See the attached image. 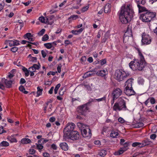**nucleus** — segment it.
I'll list each match as a JSON object with an SVG mask.
<instances>
[{
    "label": "nucleus",
    "instance_id": "1",
    "mask_svg": "<svg viewBox=\"0 0 157 157\" xmlns=\"http://www.w3.org/2000/svg\"><path fill=\"white\" fill-rule=\"evenodd\" d=\"M133 12L128 6L121 7L119 15V19L123 24H126L130 21L133 17Z\"/></svg>",
    "mask_w": 157,
    "mask_h": 157
},
{
    "label": "nucleus",
    "instance_id": "2",
    "mask_svg": "<svg viewBox=\"0 0 157 157\" xmlns=\"http://www.w3.org/2000/svg\"><path fill=\"white\" fill-rule=\"evenodd\" d=\"M139 54L140 57V59H134L129 63L130 68L133 71H142L146 65L144 56L140 51H139Z\"/></svg>",
    "mask_w": 157,
    "mask_h": 157
},
{
    "label": "nucleus",
    "instance_id": "3",
    "mask_svg": "<svg viewBox=\"0 0 157 157\" xmlns=\"http://www.w3.org/2000/svg\"><path fill=\"white\" fill-rule=\"evenodd\" d=\"M156 15L155 13L149 12L148 11L140 15V19L145 22H148L151 21L152 18H154Z\"/></svg>",
    "mask_w": 157,
    "mask_h": 157
},
{
    "label": "nucleus",
    "instance_id": "4",
    "mask_svg": "<svg viewBox=\"0 0 157 157\" xmlns=\"http://www.w3.org/2000/svg\"><path fill=\"white\" fill-rule=\"evenodd\" d=\"M75 125L73 123H68L63 130L64 135L63 137H67L69 133L74 131Z\"/></svg>",
    "mask_w": 157,
    "mask_h": 157
},
{
    "label": "nucleus",
    "instance_id": "5",
    "mask_svg": "<svg viewBox=\"0 0 157 157\" xmlns=\"http://www.w3.org/2000/svg\"><path fill=\"white\" fill-rule=\"evenodd\" d=\"M88 105L85 104L78 107L77 109V112L79 115L85 116L87 111L89 110Z\"/></svg>",
    "mask_w": 157,
    "mask_h": 157
},
{
    "label": "nucleus",
    "instance_id": "6",
    "mask_svg": "<svg viewBox=\"0 0 157 157\" xmlns=\"http://www.w3.org/2000/svg\"><path fill=\"white\" fill-rule=\"evenodd\" d=\"M79 136L80 135L78 132L76 131H74L69 133L68 136L63 137L66 140L70 139L74 140L78 139Z\"/></svg>",
    "mask_w": 157,
    "mask_h": 157
},
{
    "label": "nucleus",
    "instance_id": "7",
    "mask_svg": "<svg viewBox=\"0 0 157 157\" xmlns=\"http://www.w3.org/2000/svg\"><path fill=\"white\" fill-rule=\"evenodd\" d=\"M127 99L126 98L122 97L118 99V102L117 103L119 104L122 110H128L126 105V102L125 100Z\"/></svg>",
    "mask_w": 157,
    "mask_h": 157
},
{
    "label": "nucleus",
    "instance_id": "8",
    "mask_svg": "<svg viewBox=\"0 0 157 157\" xmlns=\"http://www.w3.org/2000/svg\"><path fill=\"white\" fill-rule=\"evenodd\" d=\"M125 73L124 71L122 72L120 70H117L116 71L115 74V78L119 81H122L123 80V78L125 77L124 75Z\"/></svg>",
    "mask_w": 157,
    "mask_h": 157
},
{
    "label": "nucleus",
    "instance_id": "9",
    "mask_svg": "<svg viewBox=\"0 0 157 157\" xmlns=\"http://www.w3.org/2000/svg\"><path fill=\"white\" fill-rule=\"evenodd\" d=\"M141 41L143 44H150L151 42V38L148 35H143Z\"/></svg>",
    "mask_w": 157,
    "mask_h": 157
},
{
    "label": "nucleus",
    "instance_id": "10",
    "mask_svg": "<svg viewBox=\"0 0 157 157\" xmlns=\"http://www.w3.org/2000/svg\"><path fill=\"white\" fill-rule=\"evenodd\" d=\"M124 93L128 96H130L135 94V92L132 89V87H125L124 90Z\"/></svg>",
    "mask_w": 157,
    "mask_h": 157
},
{
    "label": "nucleus",
    "instance_id": "11",
    "mask_svg": "<svg viewBox=\"0 0 157 157\" xmlns=\"http://www.w3.org/2000/svg\"><path fill=\"white\" fill-rule=\"evenodd\" d=\"M122 93V90L119 88H117L114 90L112 93L113 100L117 98L121 95Z\"/></svg>",
    "mask_w": 157,
    "mask_h": 157
},
{
    "label": "nucleus",
    "instance_id": "12",
    "mask_svg": "<svg viewBox=\"0 0 157 157\" xmlns=\"http://www.w3.org/2000/svg\"><path fill=\"white\" fill-rule=\"evenodd\" d=\"M2 81L3 83H4L7 88H10L11 87L13 83L12 81L8 80L7 79H5L4 78H2Z\"/></svg>",
    "mask_w": 157,
    "mask_h": 157
},
{
    "label": "nucleus",
    "instance_id": "13",
    "mask_svg": "<svg viewBox=\"0 0 157 157\" xmlns=\"http://www.w3.org/2000/svg\"><path fill=\"white\" fill-rule=\"evenodd\" d=\"M81 129L82 134L83 137H86L91 136V131L89 128H88V132H87V131L86 129H82V128Z\"/></svg>",
    "mask_w": 157,
    "mask_h": 157
},
{
    "label": "nucleus",
    "instance_id": "14",
    "mask_svg": "<svg viewBox=\"0 0 157 157\" xmlns=\"http://www.w3.org/2000/svg\"><path fill=\"white\" fill-rule=\"evenodd\" d=\"M96 74L98 76L104 77L108 74V71L106 70H101L97 71Z\"/></svg>",
    "mask_w": 157,
    "mask_h": 157
},
{
    "label": "nucleus",
    "instance_id": "15",
    "mask_svg": "<svg viewBox=\"0 0 157 157\" xmlns=\"http://www.w3.org/2000/svg\"><path fill=\"white\" fill-rule=\"evenodd\" d=\"M54 17V16L52 15L50 16H48L46 17V23L48 24L51 25L53 23V20Z\"/></svg>",
    "mask_w": 157,
    "mask_h": 157
},
{
    "label": "nucleus",
    "instance_id": "16",
    "mask_svg": "<svg viewBox=\"0 0 157 157\" xmlns=\"http://www.w3.org/2000/svg\"><path fill=\"white\" fill-rule=\"evenodd\" d=\"M111 5L109 3L106 4L104 8V12L106 13H109L111 11Z\"/></svg>",
    "mask_w": 157,
    "mask_h": 157
},
{
    "label": "nucleus",
    "instance_id": "17",
    "mask_svg": "<svg viewBox=\"0 0 157 157\" xmlns=\"http://www.w3.org/2000/svg\"><path fill=\"white\" fill-rule=\"evenodd\" d=\"M59 145L61 149L64 151H66L68 149V145L66 143L63 142L61 143Z\"/></svg>",
    "mask_w": 157,
    "mask_h": 157
},
{
    "label": "nucleus",
    "instance_id": "18",
    "mask_svg": "<svg viewBox=\"0 0 157 157\" xmlns=\"http://www.w3.org/2000/svg\"><path fill=\"white\" fill-rule=\"evenodd\" d=\"M142 5L138 4L137 5L139 9V13H140L142 12H143L144 11H147L148 12V11L147 10L146 8L142 6Z\"/></svg>",
    "mask_w": 157,
    "mask_h": 157
},
{
    "label": "nucleus",
    "instance_id": "19",
    "mask_svg": "<svg viewBox=\"0 0 157 157\" xmlns=\"http://www.w3.org/2000/svg\"><path fill=\"white\" fill-rule=\"evenodd\" d=\"M11 40L12 41H10V42L9 43V45L10 47H12L13 46H17L19 44L18 41L17 40L13 39V40Z\"/></svg>",
    "mask_w": 157,
    "mask_h": 157
},
{
    "label": "nucleus",
    "instance_id": "20",
    "mask_svg": "<svg viewBox=\"0 0 157 157\" xmlns=\"http://www.w3.org/2000/svg\"><path fill=\"white\" fill-rule=\"evenodd\" d=\"M133 79L132 78L129 79L127 80L125 82V87H132V83Z\"/></svg>",
    "mask_w": 157,
    "mask_h": 157
},
{
    "label": "nucleus",
    "instance_id": "21",
    "mask_svg": "<svg viewBox=\"0 0 157 157\" xmlns=\"http://www.w3.org/2000/svg\"><path fill=\"white\" fill-rule=\"evenodd\" d=\"M113 109L114 110L117 111V110L121 111L122 110L121 108L120 107L119 105L117 102L115 103L113 107Z\"/></svg>",
    "mask_w": 157,
    "mask_h": 157
},
{
    "label": "nucleus",
    "instance_id": "22",
    "mask_svg": "<svg viewBox=\"0 0 157 157\" xmlns=\"http://www.w3.org/2000/svg\"><path fill=\"white\" fill-rule=\"evenodd\" d=\"M39 69L40 65H37L36 64H34L32 66L29 68V70H31V71L35 72L36 70H39Z\"/></svg>",
    "mask_w": 157,
    "mask_h": 157
},
{
    "label": "nucleus",
    "instance_id": "23",
    "mask_svg": "<svg viewBox=\"0 0 157 157\" xmlns=\"http://www.w3.org/2000/svg\"><path fill=\"white\" fill-rule=\"evenodd\" d=\"M83 30V29L81 28L78 30H73L71 33L74 34L78 35L81 33Z\"/></svg>",
    "mask_w": 157,
    "mask_h": 157
},
{
    "label": "nucleus",
    "instance_id": "24",
    "mask_svg": "<svg viewBox=\"0 0 157 157\" xmlns=\"http://www.w3.org/2000/svg\"><path fill=\"white\" fill-rule=\"evenodd\" d=\"M94 74L95 73H94L93 71H90L85 73L84 74L83 77L85 78H86L89 77L91 76H92V75Z\"/></svg>",
    "mask_w": 157,
    "mask_h": 157
},
{
    "label": "nucleus",
    "instance_id": "25",
    "mask_svg": "<svg viewBox=\"0 0 157 157\" xmlns=\"http://www.w3.org/2000/svg\"><path fill=\"white\" fill-rule=\"evenodd\" d=\"M21 142L23 144L30 143L31 142V140L28 138H24L21 140Z\"/></svg>",
    "mask_w": 157,
    "mask_h": 157
},
{
    "label": "nucleus",
    "instance_id": "26",
    "mask_svg": "<svg viewBox=\"0 0 157 157\" xmlns=\"http://www.w3.org/2000/svg\"><path fill=\"white\" fill-rule=\"evenodd\" d=\"M37 92L36 97H39L42 94L43 89L41 87H37Z\"/></svg>",
    "mask_w": 157,
    "mask_h": 157
},
{
    "label": "nucleus",
    "instance_id": "27",
    "mask_svg": "<svg viewBox=\"0 0 157 157\" xmlns=\"http://www.w3.org/2000/svg\"><path fill=\"white\" fill-rule=\"evenodd\" d=\"M118 135L119 134L118 132L114 131H112L110 134L111 137L113 138H117Z\"/></svg>",
    "mask_w": 157,
    "mask_h": 157
},
{
    "label": "nucleus",
    "instance_id": "28",
    "mask_svg": "<svg viewBox=\"0 0 157 157\" xmlns=\"http://www.w3.org/2000/svg\"><path fill=\"white\" fill-rule=\"evenodd\" d=\"M143 147L146 145H149L151 144V142L147 140L143 141L141 143Z\"/></svg>",
    "mask_w": 157,
    "mask_h": 157
},
{
    "label": "nucleus",
    "instance_id": "29",
    "mask_svg": "<svg viewBox=\"0 0 157 157\" xmlns=\"http://www.w3.org/2000/svg\"><path fill=\"white\" fill-rule=\"evenodd\" d=\"M137 4V6L138 5H144L146 3L145 0H135Z\"/></svg>",
    "mask_w": 157,
    "mask_h": 157
},
{
    "label": "nucleus",
    "instance_id": "30",
    "mask_svg": "<svg viewBox=\"0 0 157 157\" xmlns=\"http://www.w3.org/2000/svg\"><path fill=\"white\" fill-rule=\"evenodd\" d=\"M132 145L133 147H138L140 148L143 147V146H142L141 143L139 142H136L133 143L132 144Z\"/></svg>",
    "mask_w": 157,
    "mask_h": 157
},
{
    "label": "nucleus",
    "instance_id": "31",
    "mask_svg": "<svg viewBox=\"0 0 157 157\" xmlns=\"http://www.w3.org/2000/svg\"><path fill=\"white\" fill-rule=\"evenodd\" d=\"M9 143L6 141H3L0 143V147H7L9 146Z\"/></svg>",
    "mask_w": 157,
    "mask_h": 157
},
{
    "label": "nucleus",
    "instance_id": "32",
    "mask_svg": "<svg viewBox=\"0 0 157 157\" xmlns=\"http://www.w3.org/2000/svg\"><path fill=\"white\" fill-rule=\"evenodd\" d=\"M125 151L124 150V149H123L122 148H121L120 150L115 153L114 155H120L123 153V152H124Z\"/></svg>",
    "mask_w": 157,
    "mask_h": 157
},
{
    "label": "nucleus",
    "instance_id": "33",
    "mask_svg": "<svg viewBox=\"0 0 157 157\" xmlns=\"http://www.w3.org/2000/svg\"><path fill=\"white\" fill-rule=\"evenodd\" d=\"M107 154L106 151L104 150H102L100 151L99 153V155L102 157L105 156Z\"/></svg>",
    "mask_w": 157,
    "mask_h": 157
},
{
    "label": "nucleus",
    "instance_id": "34",
    "mask_svg": "<svg viewBox=\"0 0 157 157\" xmlns=\"http://www.w3.org/2000/svg\"><path fill=\"white\" fill-rule=\"evenodd\" d=\"M46 17H44L43 16L40 17H39V19L41 23H46Z\"/></svg>",
    "mask_w": 157,
    "mask_h": 157
},
{
    "label": "nucleus",
    "instance_id": "35",
    "mask_svg": "<svg viewBox=\"0 0 157 157\" xmlns=\"http://www.w3.org/2000/svg\"><path fill=\"white\" fill-rule=\"evenodd\" d=\"M124 147H122L124 150L126 151L128 148V146H129V143L128 142H126L123 144Z\"/></svg>",
    "mask_w": 157,
    "mask_h": 157
},
{
    "label": "nucleus",
    "instance_id": "36",
    "mask_svg": "<svg viewBox=\"0 0 157 157\" xmlns=\"http://www.w3.org/2000/svg\"><path fill=\"white\" fill-rule=\"evenodd\" d=\"M22 70L25 73V76H28L29 75V72L28 70L25 67H23Z\"/></svg>",
    "mask_w": 157,
    "mask_h": 157
},
{
    "label": "nucleus",
    "instance_id": "37",
    "mask_svg": "<svg viewBox=\"0 0 157 157\" xmlns=\"http://www.w3.org/2000/svg\"><path fill=\"white\" fill-rule=\"evenodd\" d=\"M61 85L60 83L58 84L55 87L54 89V93L56 94L57 93L58 90L60 86Z\"/></svg>",
    "mask_w": 157,
    "mask_h": 157
},
{
    "label": "nucleus",
    "instance_id": "38",
    "mask_svg": "<svg viewBox=\"0 0 157 157\" xmlns=\"http://www.w3.org/2000/svg\"><path fill=\"white\" fill-rule=\"evenodd\" d=\"M45 47L48 49H50L52 47V43H48L44 44Z\"/></svg>",
    "mask_w": 157,
    "mask_h": 157
},
{
    "label": "nucleus",
    "instance_id": "39",
    "mask_svg": "<svg viewBox=\"0 0 157 157\" xmlns=\"http://www.w3.org/2000/svg\"><path fill=\"white\" fill-rule=\"evenodd\" d=\"M33 36L30 33H28L25 34L24 36V37L25 39L26 38H28V39L30 37H33Z\"/></svg>",
    "mask_w": 157,
    "mask_h": 157
},
{
    "label": "nucleus",
    "instance_id": "40",
    "mask_svg": "<svg viewBox=\"0 0 157 157\" xmlns=\"http://www.w3.org/2000/svg\"><path fill=\"white\" fill-rule=\"evenodd\" d=\"M144 125V124L142 122H139L136 124L135 125V127L136 128H140L143 127Z\"/></svg>",
    "mask_w": 157,
    "mask_h": 157
},
{
    "label": "nucleus",
    "instance_id": "41",
    "mask_svg": "<svg viewBox=\"0 0 157 157\" xmlns=\"http://www.w3.org/2000/svg\"><path fill=\"white\" fill-rule=\"evenodd\" d=\"M78 16L74 15L71 16L70 17L68 18V20H69V21L70 22L71 21V19L75 20L78 18Z\"/></svg>",
    "mask_w": 157,
    "mask_h": 157
},
{
    "label": "nucleus",
    "instance_id": "42",
    "mask_svg": "<svg viewBox=\"0 0 157 157\" xmlns=\"http://www.w3.org/2000/svg\"><path fill=\"white\" fill-rule=\"evenodd\" d=\"M48 39V36L47 34H46L43 36L42 40V41H45L47 40Z\"/></svg>",
    "mask_w": 157,
    "mask_h": 157
},
{
    "label": "nucleus",
    "instance_id": "43",
    "mask_svg": "<svg viewBox=\"0 0 157 157\" xmlns=\"http://www.w3.org/2000/svg\"><path fill=\"white\" fill-rule=\"evenodd\" d=\"M150 101L152 104H154L155 102V100L153 97L149 98Z\"/></svg>",
    "mask_w": 157,
    "mask_h": 157
},
{
    "label": "nucleus",
    "instance_id": "44",
    "mask_svg": "<svg viewBox=\"0 0 157 157\" xmlns=\"http://www.w3.org/2000/svg\"><path fill=\"white\" fill-rule=\"evenodd\" d=\"M36 148L38 150H41L43 149V146L42 145V144H36Z\"/></svg>",
    "mask_w": 157,
    "mask_h": 157
},
{
    "label": "nucleus",
    "instance_id": "45",
    "mask_svg": "<svg viewBox=\"0 0 157 157\" xmlns=\"http://www.w3.org/2000/svg\"><path fill=\"white\" fill-rule=\"evenodd\" d=\"M89 8V5L85 7H83L81 9V11L82 12L86 11Z\"/></svg>",
    "mask_w": 157,
    "mask_h": 157
},
{
    "label": "nucleus",
    "instance_id": "46",
    "mask_svg": "<svg viewBox=\"0 0 157 157\" xmlns=\"http://www.w3.org/2000/svg\"><path fill=\"white\" fill-rule=\"evenodd\" d=\"M17 21L21 25L20 26V29H21L24 26V23L23 21L21 20H19Z\"/></svg>",
    "mask_w": 157,
    "mask_h": 157
},
{
    "label": "nucleus",
    "instance_id": "47",
    "mask_svg": "<svg viewBox=\"0 0 157 157\" xmlns=\"http://www.w3.org/2000/svg\"><path fill=\"white\" fill-rule=\"evenodd\" d=\"M45 30L44 29H42L40 31L38 34L39 36H42L44 33Z\"/></svg>",
    "mask_w": 157,
    "mask_h": 157
},
{
    "label": "nucleus",
    "instance_id": "48",
    "mask_svg": "<svg viewBox=\"0 0 157 157\" xmlns=\"http://www.w3.org/2000/svg\"><path fill=\"white\" fill-rule=\"evenodd\" d=\"M77 125L79 128H82V127L84 128L83 126H85V125L82 123L80 122H78L77 124Z\"/></svg>",
    "mask_w": 157,
    "mask_h": 157
},
{
    "label": "nucleus",
    "instance_id": "49",
    "mask_svg": "<svg viewBox=\"0 0 157 157\" xmlns=\"http://www.w3.org/2000/svg\"><path fill=\"white\" fill-rule=\"evenodd\" d=\"M9 140L11 143L17 142V140L16 138H14L10 137L9 138Z\"/></svg>",
    "mask_w": 157,
    "mask_h": 157
},
{
    "label": "nucleus",
    "instance_id": "50",
    "mask_svg": "<svg viewBox=\"0 0 157 157\" xmlns=\"http://www.w3.org/2000/svg\"><path fill=\"white\" fill-rule=\"evenodd\" d=\"M17 50L18 48L17 47H13L11 49V51L13 52H16V51H17Z\"/></svg>",
    "mask_w": 157,
    "mask_h": 157
},
{
    "label": "nucleus",
    "instance_id": "51",
    "mask_svg": "<svg viewBox=\"0 0 157 157\" xmlns=\"http://www.w3.org/2000/svg\"><path fill=\"white\" fill-rule=\"evenodd\" d=\"M29 154L33 155L35 153L36 151L34 149H29Z\"/></svg>",
    "mask_w": 157,
    "mask_h": 157
},
{
    "label": "nucleus",
    "instance_id": "52",
    "mask_svg": "<svg viewBox=\"0 0 157 157\" xmlns=\"http://www.w3.org/2000/svg\"><path fill=\"white\" fill-rule=\"evenodd\" d=\"M95 99H90L89 100V101L87 102L86 103L88 105H90V104L92 102H94L95 101Z\"/></svg>",
    "mask_w": 157,
    "mask_h": 157
},
{
    "label": "nucleus",
    "instance_id": "53",
    "mask_svg": "<svg viewBox=\"0 0 157 157\" xmlns=\"http://www.w3.org/2000/svg\"><path fill=\"white\" fill-rule=\"evenodd\" d=\"M37 60V58L36 57H32L30 58V61L33 62H36Z\"/></svg>",
    "mask_w": 157,
    "mask_h": 157
},
{
    "label": "nucleus",
    "instance_id": "54",
    "mask_svg": "<svg viewBox=\"0 0 157 157\" xmlns=\"http://www.w3.org/2000/svg\"><path fill=\"white\" fill-rule=\"evenodd\" d=\"M95 100L98 101H105V97H103L101 98L97 99Z\"/></svg>",
    "mask_w": 157,
    "mask_h": 157
},
{
    "label": "nucleus",
    "instance_id": "55",
    "mask_svg": "<svg viewBox=\"0 0 157 157\" xmlns=\"http://www.w3.org/2000/svg\"><path fill=\"white\" fill-rule=\"evenodd\" d=\"M101 64L102 65L106 63V60L105 59H102L101 60Z\"/></svg>",
    "mask_w": 157,
    "mask_h": 157
},
{
    "label": "nucleus",
    "instance_id": "56",
    "mask_svg": "<svg viewBox=\"0 0 157 157\" xmlns=\"http://www.w3.org/2000/svg\"><path fill=\"white\" fill-rule=\"evenodd\" d=\"M118 121L121 123H123L125 122L124 120L122 118L120 117L118 119Z\"/></svg>",
    "mask_w": 157,
    "mask_h": 157
},
{
    "label": "nucleus",
    "instance_id": "57",
    "mask_svg": "<svg viewBox=\"0 0 157 157\" xmlns=\"http://www.w3.org/2000/svg\"><path fill=\"white\" fill-rule=\"evenodd\" d=\"M41 54L43 58H44L46 56V53L44 50H42L41 51Z\"/></svg>",
    "mask_w": 157,
    "mask_h": 157
},
{
    "label": "nucleus",
    "instance_id": "58",
    "mask_svg": "<svg viewBox=\"0 0 157 157\" xmlns=\"http://www.w3.org/2000/svg\"><path fill=\"white\" fill-rule=\"evenodd\" d=\"M4 132H6V131L3 130V127H0V134H2Z\"/></svg>",
    "mask_w": 157,
    "mask_h": 157
},
{
    "label": "nucleus",
    "instance_id": "59",
    "mask_svg": "<svg viewBox=\"0 0 157 157\" xmlns=\"http://www.w3.org/2000/svg\"><path fill=\"white\" fill-rule=\"evenodd\" d=\"M19 90L20 91L23 92L25 89L23 86H21L19 87Z\"/></svg>",
    "mask_w": 157,
    "mask_h": 157
},
{
    "label": "nucleus",
    "instance_id": "60",
    "mask_svg": "<svg viewBox=\"0 0 157 157\" xmlns=\"http://www.w3.org/2000/svg\"><path fill=\"white\" fill-rule=\"evenodd\" d=\"M26 81L23 78H21L20 81V83L23 84L25 83Z\"/></svg>",
    "mask_w": 157,
    "mask_h": 157
},
{
    "label": "nucleus",
    "instance_id": "61",
    "mask_svg": "<svg viewBox=\"0 0 157 157\" xmlns=\"http://www.w3.org/2000/svg\"><path fill=\"white\" fill-rule=\"evenodd\" d=\"M56 73H57V72H55L50 71L48 73L47 75H50L51 74L52 75H55Z\"/></svg>",
    "mask_w": 157,
    "mask_h": 157
},
{
    "label": "nucleus",
    "instance_id": "62",
    "mask_svg": "<svg viewBox=\"0 0 157 157\" xmlns=\"http://www.w3.org/2000/svg\"><path fill=\"white\" fill-rule=\"evenodd\" d=\"M51 147L53 150H56L57 148V147L56 146V145L55 144H53L52 145Z\"/></svg>",
    "mask_w": 157,
    "mask_h": 157
},
{
    "label": "nucleus",
    "instance_id": "63",
    "mask_svg": "<svg viewBox=\"0 0 157 157\" xmlns=\"http://www.w3.org/2000/svg\"><path fill=\"white\" fill-rule=\"evenodd\" d=\"M156 137V135L155 134H153L150 136V138L151 139L154 140Z\"/></svg>",
    "mask_w": 157,
    "mask_h": 157
},
{
    "label": "nucleus",
    "instance_id": "64",
    "mask_svg": "<svg viewBox=\"0 0 157 157\" xmlns=\"http://www.w3.org/2000/svg\"><path fill=\"white\" fill-rule=\"evenodd\" d=\"M94 144L98 145H99L101 144L99 140L95 141H94Z\"/></svg>",
    "mask_w": 157,
    "mask_h": 157
}]
</instances>
